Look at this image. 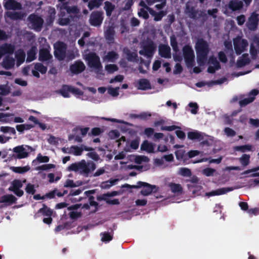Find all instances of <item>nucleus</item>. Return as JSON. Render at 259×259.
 <instances>
[{"label": "nucleus", "instance_id": "obj_1", "mask_svg": "<svg viewBox=\"0 0 259 259\" xmlns=\"http://www.w3.org/2000/svg\"><path fill=\"white\" fill-rule=\"evenodd\" d=\"M96 168V164L92 161L86 162L82 160L79 162H75L70 165L67 169L70 171L78 172L84 177H88L92 171Z\"/></svg>", "mask_w": 259, "mask_h": 259}, {"label": "nucleus", "instance_id": "obj_2", "mask_svg": "<svg viewBox=\"0 0 259 259\" xmlns=\"http://www.w3.org/2000/svg\"><path fill=\"white\" fill-rule=\"evenodd\" d=\"M195 49L198 63L200 65L203 64L206 60L207 55L209 52L208 43L203 38H199L196 43Z\"/></svg>", "mask_w": 259, "mask_h": 259}, {"label": "nucleus", "instance_id": "obj_3", "mask_svg": "<svg viewBox=\"0 0 259 259\" xmlns=\"http://www.w3.org/2000/svg\"><path fill=\"white\" fill-rule=\"evenodd\" d=\"M124 187L134 189L142 188L140 193L145 196H148L152 193H156L158 191V187L157 186L142 181H138L136 185L125 184Z\"/></svg>", "mask_w": 259, "mask_h": 259}, {"label": "nucleus", "instance_id": "obj_4", "mask_svg": "<svg viewBox=\"0 0 259 259\" xmlns=\"http://www.w3.org/2000/svg\"><path fill=\"white\" fill-rule=\"evenodd\" d=\"M141 47L142 49L139 51V54L148 58L153 57L156 49V46L152 40H147L143 42Z\"/></svg>", "mask_w": 259, "mask_h": 259}, {"label": "nucleus", "instance_id": "obj_5", "mask_svg": "<svg viewBox=\"0 0 259 259\" xmlns=\"http://www.w3.org/2000/svg\"><path fill=\"white\" fill-rule=\"evenodd\" d=\"M183 53L187 67H192L194 65L195 55L192 47L189 45H185L183 48Z\"/></svg>", "mask_w": 259, "mask_h": 259}, {"label": "nucleus", "instance_id": "obj_6", "mask_svg": "<svg viewBox=\"0 0 259 259\" xmlns=\"http://www.w3.org/2000/svg\"><path fill=\"white\" fill-rule=\"evenodd\" d=\"M54 56L59 61L64 60L66 57L67 45L62 41H57L54 45Z\"/></svg>", "mask_w": 259, "mask_h": 259}, {"label": "nucleus", "instance_id": "obj_7", "mask_svg": "<svg viewBox=\"0 0 259 259\" xmlns=\"http://www.w3.org/2000/svg\"><path fill=\"white\" fill-rule=\"evenodd\" d=\"M27 20L35 31L38 32L41 30L44 21L40 16L35 14H31L28 17Z\"/></svg>", "mask_w": 259, "mask_h": 259}, {"label": "nucleus", "instance_id": "obj_8", "mask_svg": "<svg viewBox=\"0 0 259 259\" xmlns=\"http://www.w3.org/2000/svg\"><path fill=\"white\" fill-rule=\"evenodd\" d=\"M85 60L91 68H101L102 67L100 57L96 53L90 52L88 53L86 55Z\"/></svg>", "mask_w": 259, "mask_h": 259}, {"label": "nucleus", "instance_id": "obj_9", "mask_svg": "<svg viewBox=\"0 0 259 259\" xmlns=\"http://www.w3.org/2000/svg\"><path fill=\"white\" fill-rule=\"evenodd\" d=\"M104 19L102 11H95L90 15L89 22L91 25L95 27H99L101 25Z\"/></svg>", "mask_w": 259, "mask_h": 259}, {"label": "nucleus", "instance_id": "obj_10", "mask_svg": "<svg viewBox=\"0 0 259 259\" xmlns=\"http://www.w3.org/2000/svg\"><path fill=\"white\" fill-rule=\"evenodd\" d=\"M185 12L189 17L194 20H197L200 18H204L206 17V14L204 11L196 10L194 7L188 5H186Z\"/></svg>", "mask_w": 259, "mask_h": 259}, {"label": "nucleus", "instance_id": "obj_11", "mask_svg": "<svg viewBox=\"0 0 259 259\" xmlns=\"http://www.w3.org/2000/svg\"><path fill=\"white\" fill-rule=\"evenodd\" d=\"M234 46L235 53L237 55H240L245 50L246 48L248 46V43L247 40L245 39H241L240 38H236L234 39Z\"/></svg>", "mask_w": 259, "mask_h": 259}, {"label": "nucleus", "instance_id": "obj_12", "mask_svg": "<svg viewBox=\"0 0 259 259\" xmlns=\"http://www.w3.org/2000/svg\"><path fill=\"white\" fill-rule=\"evenodd\" d=\"M259 22L258 14L256 12H252L246 23V26L248 29L251 31L255 30L258 26Z\"/></svg>", "mask_w": 259, "mask_h": 259}, {"label": "nucleus", "instance_id": "obj_13", "mask_svg": "<svg viewBox=\"0 0 259 259\" xmlns=\"http://www.w3.org/2000/svg\"><path fill=\"white\" fill-rule=\"evenodd\" d=\"M53 56L48 48H42L39 51L38 60L48 64L52 61Z\"/></svg>", "mask_w": 259, "mask_h": 259}, {"label": "nucleus", "instance_id": "obj_14", "mask_svg": "<svg viewBox=\"0 0 259 259\" xmlns=\"http://www.w3.org/2000/svg\"><path fill=\"white\" fill-rule=\"evenodd\" d=\"M259 94V91L257 89L252 90L248 94V97L239 102V105L241 107H244L248 104L252 103L255 99V96Z\"/></svg>", "mask_w": 259, "mask_h": 259}, {"label": "nucleus", "instance_id": "obj_15", "mask_svg": "<svg viewBox=\"0 0 259 259\" xmlns=\"http://www.w3.org/2000/svg\"><path fill=\"white\" fill-rule=\"evenodd\" d=\"M85 69L84 63L81 60H77L70 66V71L74 74H78L83 72Z\"/></svg>", "mask_w": 259, "mask_h": 259}, {"label": "nucleus", "instance_id": "obj_16", "mask_svg": "<svg viewBox=\"0 0 259 259\" xmlns=\"http://www.w3.org/2000/svg\"><path fill=\"white\" fill-rule=\"evenodd\" d=\"M4 6L7 10H20L22 9L21 4L15 0H8Z\"/></svg>", "mask_w": 259, "mask_h": 259}, {"label": "nucleus", "instance_id": "obj_17", "mask_svg": "<svg viewBox=\"0 0 259 259\" xmlns=\"http://www.w3.org/2000/svg\"><path fill=\"white\" fill-rule=\"evenodd\" d=\"M13 151L16 154V157L19 159L25 158L28 156V152L26 151L23 145L14 147Z\"/></svg>", "mask_w": 259, "mask_h": 259}, {"label": "nucleus", "instance_id": "obj_18", "mask_svg": "<svg viewBox=\"0 0 259 259\" xmlns=\"http://www.w3.org/2000/svg\"><path fill=\"white\" fill-rule=\"evenodd\" d=\"M6 16L12 20H22L25 16V13L22 12H11L8 11L6 13Z\"/></svg>", "mask_w": 259, "mask_h": 259}, {"label": "nucleus", "instance_id": "obj_19", "mask_svg": "<svg viewBox=\"0 0 259 259\" xmlns=\"http://www.w3.org/2000/svg\"><path fill=\"white\" fill-rule=\"evenodd\" d=\"M234 188L233 187H227V188H222L220 189H218L216 190L212 191L209 192H207L205 193V196L208 197L215 196V195H220L224 194L228 192L233 191Z\"/></svg>", "mask_w": 259, "mask_h": 259}, {"label": "nucleus", "instance_id": "obj_20", "mask_svg": "<svg viewBox=\"0 0 259 259\" xmlns=\"http://www.w3.org/2000/svg\"><path fill=\"white\" fill-rule=\"evenodd\" d=\"M159 54L161 57L170 58L171 57L170 47L167 45H161L159 47Z\"/></svg>", "mask_w": 259, "mask_h": 259}, {"label": "nucleus", "instance_id": "obj_21", "mask_svg": "<svg viewBox=\"0 0 259 259\" xmlns=\"http://www.w3.org/2000/svg\"><path fill=\"white\" fill-rule=\"evenodd\" d=\"M243 2L239 0H231L228 4V8L232 11L240 10L243 8Z\"/></svg>", "mask_w": 259, "mask_h": 259}, {"label": "nucleus", "instance_id": "obj_22", "mask_svg": "<svg viewBox=\"0 0 259 259\" xmlns=\"http://www.w3.org/2000/svg\"><path fill=\"white\" fill-rule=\"evenodd\" d=\"M0 50L5 55H12L15 51V46L11 44L5 43L0 47Z\"/></svg>", "mask_w": 259, "mask_h": 259}, {"label": "nucleus", "instance_id": "obj_23", "mask_svg": "<svg viewBox=\"0 0 259 259\" xmlns=\"http://www.w3.org/2000/svg\"><path fill=\"white\" fill-rule=\"evenodd\" d=\"M41 213L44 216L51 217L53 214V210L49 208L46 204H43V207L40 208L34 215V218L39 217V214Z\"/></svg>", "mask_w": 259, "mask_h": 259}, {"label": "nucleus", "instance_id": "obj_24", "mask_svg": "<svg viewBox=\"0 0 259 259\" xmlns=\"http://www.w3.org/2000/svg\"><path fill=\"white\" fill-rule=\"evenodd\" d=\"M17 200V198L12 194H7L2 196L0 198V203H6L11 205L16 203Z\"/></svg>", "mask_w": 259, "mask_h": 259}, {"label": "nucleus", "instance_id": "obj_25", "mask_svg": "<svg viewBox=\"0 0 259 259\" xmlns=\"http://www.w3.org/2000/svg\"><path fill=\"white\" fill-rule=\"evenodd\" d=\"M250 60L249 58L248 54H243L242 56L239 58L236 63L238 67H242L249 64Z\"/></svg>", "mask_w": 259, "mask_h": 259}, {"label": "nucleus", "instance_id": "obj_26", "mask_svg": "<svg viewBox=\"0 0 259 259\" xmlns=\"http://www.w3.org/2000/svg\"><path fill=\"white\" fill-rule=\"evenodd\" d=\"M138 89L141 90H147L151 89V83L149 80L145 78H142L138 82Z\"/></svg>", "mask_w": 259, "mask_h": 259}, {"label": "nucleus", "instance_id": "obj_27", "mask_svg": "<svg viewBox=\"0 0 259 259\" xmlns=\"http://www.w3.org/2000/svg\"><path fill=\"white\" fill-rule=\"evenodd\" d=\"M168 186L173 193L177 195H181L183 193V189L180 184L175 183H170L168 184Z\"/></svg>", "mask_w": 259, "mask_h": 259}, {"label": "nucleus", "instance_id": "obj_28", "mask_svg": "<svg viewBox=\"0 0 259 259\" xmlns=\"http://www.w3.org/2000/svg\"><path fill=\"white\" fill-rule=\"evenodd\" d=\"M15 64V60L12 57H6L3 61L2 65L6 69H10L13 68Z\"/></svg>", "mask_w": 259, "mask_h": 259}, {"label": "nucleus", "instance_id": "obj_29", "mask_svg": "<svg viewBox=\"0 0 259 259\" xmlns=\"http://www.w3.org/2000/svg\"><path fill=\"white\" fill-rule=\"evenodd\" d=\"M150 14L154 16V20L155 21H159L161 20L162 18L166 15V11H160L158 12H156L154 11L152 9H149Z\"/></svg>", "mask_w": 259, "mask_h": 259}, {"label": "nucleus", "instance_id": "obj_30", "mask_svg": "<svg viewBox=\"0 0 259 259\" xmlns=\"http://www.w3.org/2000/svg\"><path fill=\"white\" fill-rule=\"evenodd\" d=\"M141 149L142 150L146 151L150 153L154 152V145L152 143L149 142L147 140L143 141L141 146Z\"/></svg>", "mask_w": 259, "mask_h": 259}, {"label": "nucleus", "instance_id": "obj_31", "mask_svg": "<svg viewBox=\"0 0 259 259\" xmlns=\"http://www.w3.org/2000/svg\"><path fill=\"white\" fill-rule=\"evenodd\" d=\"M188 138L192 140H198L201 141L203 139V136L202 133L198 132H190L188 133Z\"/></svg>", "mask_w": 259, "mask_h": 259}, {"label": "nucleus", "instance_id": "obj_32", "mask_svg": "<svg viewBox=\"0 0 259 259\" xmlns=\"http://www.w3.org/2000/svg\"><path fill=\"white\" fill-rule=\"evenodd\" d=\"M118 55L114 51H110L104 57V59L108 62H114L118 58Z\"/></svg>", "mask_w": 259, "mask_h": 259}, {"label": "nucleus", "instance_id": "obj_33", "mask_svg": "<svg viewBox=\"0 0 259 259\" xmlns=\"http://www.w3.org/2000/svg\"><path fill=\"white\" fill-rule=\"evenodd\" d=\"M176 158L179 160H183L184 162L188 160L187 155L184 150L180 149L175 151Z\"/></svg>", "mask_w": 259, "mask_h": 259}, {"label": "nucleus", "instance_id": "obj_34", "mask_svg": "<svg viewBox=\"0 0 259 259\" xmlns=\"http://www.w3.org/2000/svg\"><path fill=\"white\" fill-rule=\"evenodd\" d=\"M123 52L126 56L127 60L129 61H133L138 57V55L136 53L132 52L128 48H124Z\"/></svg>", "mask_w": 259, "mask_h": 259}, {"label": "nucleus", "instance_id": "obj_35", "mask_svg": "<svg viewBox=\"0 0 259 259\" xmlns=\"http://www.w3.org/2000/svg\"><path fill=\"white\" fill-rule=\"evenodd\" d=\"M113 231H112L111 233L108 232H105L100 233L101 236V240L104 242H109L113 239Z\"/></svg>", "mask_w": 259, "mask_h": 259}, {"label": "nucleus", "instance_id": "obj_36", "mask_svg": "<svg viewBox=\"0 0 259 259\" xmlns=\"http://www.w3.org/2000/svg\"><path fill=\"white\" fill-rule=\"evenodd\" d=\"M115 9V6L111 2L106 1L105 2L104 9L106 11V15L110 17Z\"/></svg>", "mask_w": 259, "mask_h": 259}, {"label": "nucleus", "instance_id": "obj_37", "mask_svg": "<svg viewBox=\"0 0 259 259\" xmlns=\"http://www.w3.org/2000/svg\"><path fill=\"white\" fill-rule=\"evenodd\" d=\"M11 170L15 173L24 174L29 171L30 167L29 166H12Z\"/></svg>", "mask_w": 259, "mask_h": 259}, {"label": "nucleus", "instance_id": "obj_38", "mask_svg": "<svg viewBox=\"0 0 259 259\" xmlns=\"http://www.w3.org/2000/svg\"><path fill=\"white\" fill-rule=\"evenodd\" d=\"M35 49V47H32V48L27 52L26 58L27 62H31L36 59Z\"/></svg>", "mask_w": 259, "mask_h": 259}, {"label": "nucleus", "instance_id": "obj_39", "mask_svg": "<svg viewBox=\"0 0 259 259\" xmlns=\"http://www.w3.org/2000/svg\"><path fill=\"white\" fill-rule=\"evenodd\" d=\"M16 58L17 63L19 64H22L24 62L25 58V53L22 50H19L16 54Z\"/></svg>", "mask_w": 259, "mask_h": 259}, {"label": "nucleus", "instance_id": "obj_40", "mask_svg": "<svg viewBox=\"0 0 259 259\" xmlns=\"http://www.w3.org/2000/svg\"><path fill=\"white\" fill-rule=\"evenodd\" d=\"M250 158L249 154H244L239 158V161L242 166H246L250 163Z\"/></svg>", "mask_w": 259, "mask_h": 259}, {"label": "nucleus", "instance_id": "obj_41", "mask_svg": "<svg viewBox=\"0 0 259 259\" xmlns=\"http://www.w3.org/2000/svg\"><path fill=\"white\" fill-rule=\"evenodd\" d=\"M60 92L61 95L64 98L69 97V93H71V86L68 85H63Z\"/></svg>", "mask_w": 259, "mask_h": 259}, {"label": "nucleus", "instance_id": "obj_42", "mask_svg": "<svg viewBox=\"0 0 259 259\" xmlns=\"http://www.w3.org/2000/svg\"><path fill=\"white\" fill-rule=\"evenodd\" d=\"M23 187V184L21 180L15 179L11 183V186L9 188V190L10 189H21Z\"/></svg>", "mask_w": 259, "mask_h": 259}, {"label": "nucleus", "instance_id": "obj_43", "mask_svg": "<svg viewBox=\"0 0 259 259\" xmlns=\"http://www.w3.org/2000/svg\"><path fill=\"white\" fill-rule=\"evenodd\" d=\"M50 160V158L47 156H42L40 153H39L36 158L35 160H33L32 161L33 164H35L37 161L40 163H47Z\"/></svg>", "mask_w": 259, "mask_h": 259}, {"label": "nucleus", "instance_id": "obj_44", "mask_svg": "<svg viewBox=\"0 0 259 259\" xmlns=\"http://www.w3.org/2000/svg\"><path fill=\"white\" fill-rule=\"evenodd\" d=\"M102 4L99 0H91L89 2L88 7L90 10H92L94 8H99Z\"/></svg>", "mask_w": 259, "mask_h": 259}, {"label": "nucleus", "instance_id": "obj_45", "mask_svg": "<svg viewBox=\"0 0 259 259\" xmlns=\"http://www.w3.org/2000/svg\"><path fill=\"white\" fill-rule=\"evenodd\" d=\"M179 175L183 177H190L192 176V172L189 168L186 167H181L179 169Z\"/></svg>", "mask_w": 259, "mask_h": 259}, {"label": "nucleus", "instance_id": "obj_46", "mask_svg": "<svg viewBox=\"0 0 259 259\" xmlns=\"http://www.w3.org/2000/svg\"><path fill=\"white\" fill-rule=\"evenodd\" d=\"M235 149L236 151H241V152L244 153L246 151H251L252 146L249 144L238 146L235 147Z\"/></svg>", "mask_w": 259, "mask_h": 259}, {"label": "nucleus", "instance_id": "obj_47", "mask_svg": "<svg viewBox=\"0 0 259 259\" xmlns=\"http://www.w3.org/2000/svg\"><path fill=\"white\" fill-rule=\"evenodd\" d=\"M69 153H73L74 155L79 156L82 154V149L77 146H72L70 147V151Z\"/></svg>", "mask_w": 259, "mask_h": 259}, {"label": "nucleus", "instance_id": "obj_48", "mask_svg": "<svg viewBox=\"0 0 259 259\" xmlns=\"http://www.w3.org/2000/svg\"><path fill=\"white\" fill-rule=\"evenodd\" d=\"M114 31L113 29H109L105 33L106 39L108 40L110 43L114 41Z\"/></svg>", "mask_w": 259, "mask_h": 259}, {"label": "nucleus", "instance_id": "obj_49", "mask_svg": "<svg viewBox=\"0 0 259 259\" xmlns=\"http://www.w3.org/2000/svg\"><path fill=\"white\" fill-rule=\"evenodd\" d=\"M34 69L41 74H45L47 71V67L41 63H36L34 65Z\"/></svg>", "mask_w": 259, "mask_h": 259}, {"label": "nucleus", "instance_id": "obj_50", "mask_svg": "<svg viewBox=\"0 0 259 259\" xmlns=\"http://www.w3.org/2000/svg\"><path fill=\"white\" fill-rule=\"evenodd\" d=\"M105 68L109 74L113 73L118 70V67L116 64H107Z\"/></svg>", "mask_w": 259, "mask_h": 259}, {"label": "nucleus", "instance_id": "obj_51", "mask_svg": "<svg viewBox=\"0 0 259 259\" xmlns=\"http://www.w3.org/2000/svg\"><path fill=\"white\" fill-rule=\"evenodd\" d=\"M170 43L173 50L175 52H178L179 51V50L178 46L177 39L175 35H172L170 36Z\"/></svg>", "mask_w": 259, "mask_h": 259}, {"label": "nucleus", "instance_id": "obj_52", "mask_svg": "<svg viewBox=\"0 0 259 259\" xmlns=\"http://www.w3.org/2000/svg\"><path fill=\"white\" fill-rule=\"evenodd\" d=\"M1 131L5 134L10 133L14 135H15L16 134L15 129L14 127L8 126H1Z\"/></svg>", "mask_w": 259, "mask_h": 259}, {"label": "nucleus", "instance_id": "obj_53", "mask_svg": "<svg viewBox=\"0 0 259 259\" xmlns=\"http://www.w3.org/2000/svg\"><path fill=\"white\" fill-rule=\"evenodd\" d=\"M103 130L100 127H94L92 129L91 132L89 133V136H98L103 133Z\"/></svg>", "mask_w": 259, "mask_h": 259}, {"label": "nucleus", "instance_id": "obj_54", "mask_svg": "<svg viewBox=\"0 0 259 259\" xmlns=\"http://www.w3.org/2000/svg\"><path fill=\"white\" fill-rule=\"evenodd\" d=\"M55 167V165L54 164H45L42 165L37 166L35 169L37 170H47L51 168Z\"/></svg>", "mask_w": 259, "mask_h": 259}, {"label": "nucleus", "instance_id": "obj_55", "mask_svg": "<svg viewBox=\"0 0 259 259\" xmlns=\"http://www.w3.org/2000/svg\"><path fill=\"white\" fill-rule=\"evenodd\" d=\"M209 62L212 64L213 66L217 68V69H221V65L219 62L217 60V58L213 56H211L209 57Z\"/></svg>", "mask_w": 259, "mask_h": 259}, {"label": "nucleus", "instance_id": "obj_56", "mask_svg": "<svg viewBox=\"0 0 259 259\" xmlns=\"http://www.w3.org/2000/svg\"><path fill=\"white\" fill-rule=\"evenodd\" d=\"M188 106L192 108L190 110L191 113L193 114L197 113L199 106L196 103L190 102L189 103Z\"/></svg>", "mask_w": 259, "mask_h": 259}, {"label": "nucleus", "instance_id": "obj_57", "mask_svg": "<svg viewBox=\"0 0 259 259\" xmlns=\"http://www.w3.org/2000/svg\"><path fill=\"white\" fill-rule=\"evenodd\" d=\"M25 191L27 192V193L32 195L34 194L36 191L34 185L30 183H28L27 184L25 188Z\"/></svg>", "mask_w": 259, "mask_h": 259}, {"label": "nucleus", "instance_id": "obj_58", "mask_svg": "<svg viewBox=\"0 0 259 259\" xmlns=\"http://www.w3.org/2000/svg\"><path fill=\"white\" fill-rule=\"evenodd\" d=\"M215 172V169L212 168H206L203 169V173L207 177L212 176Z\"/></svg>", "mask_w": 259, "mask_h": 259}, {"label": "nucleus", "instance_id": "obj_59", "mask_svg": "<svg viewBox=\"0 0 259 259\" xmlns=\"http://www.w3.org/2000/svg\"><path fill=\"white\" fill-rule=\"evenodd\" d=\"M119 90V87H116L115 88H110L108 89V93L110 95H111L113 97H117L119 95L118 91Z\"/></svg>", "mask_w": 259, "mask_h": 259}, {"label": "nucleus", "instance_id": "obj_60", "mask_svg": "<svg viewBox=\"0 0 259 259\" xmlns=\"http://www.w3.org/2000/svg\"><path fill=\"white\" fill-rule=\"evenodd\" d=\"M10 90L6 85H0V95L6 96L9 94Z\"/></svg>", "mask_w": 259, "mask_h": 259}, {"label": "nucleus", "instance_id": "obj_61", "mask_svg": "<svg viewBox=\"0 0 259 259\" xmlns=\"http://www.w3.org/2000/svg\"><path fill=\"white\" fill-rule=\"evenodd\" d=\"M218 57L219 60L223 63H226L228 61L227 56L225 53L223 51H220L218 53Z\"/></svg>", "mask_w": 259, "mask_h": 259}, {"label": "nucleus", "instance_id": "obj_62", "mask_svg": "<svg viewBox=\"0 0 259 259\" xmlns=\"http://www.w3.org/2000/svg\"><path fill=\"white\" fill-rule=\"evenodd\" d=\"M148 160V157L145 156H138L135 158V162L137 164H141L143 161H147Z\"/></svg>", "mask_w": 259, "mask_h": 259}, {"label": "nucleus", "instance_id": "obj_63", "mask_svg": "<svg viewBox=\"0 0 259 259\" xmlns=\"http://www.w3.org/2000/svg\"><path fill=\"white\" fill-rule=\"evenodd\" d=\"M138 15L139 17H142L145 19H147L149 17L148 12L144 8L140 9L138 12Z\"/></svg>", "mask_w": 259, "mask_h": 259}, {"label": "nucleus", "instance_id": "obj_64", "mask_svg": "<svg viewBox=\"0 0 259 259\" xmlns=\"http://www.w3.org/2000/svg\"><path fill=\"white\" fill-rule=\"evenodd\" d=\"M224 132L228 137H232L236 135L235 131L230 127H226L224 130Z\"/></svg>", "mask_w": 259, "mask_h": 259}]
</instances>
